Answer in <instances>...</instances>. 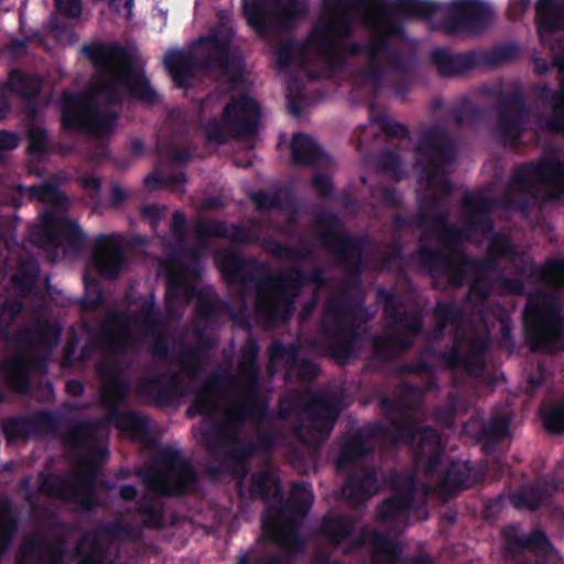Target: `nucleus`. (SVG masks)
<instances>
[{
	"label": "nucleus",
	"mask_w": 564,
	"mask_h": 564,
	"mask_svg": "<svg viewBox=\"0 0 564 564\" xmlns=\"http://www.w3.org/2000/svg\"><path fill=\"white\" fill-rule=\"evenodd\" d=\"M8 87L22 99H33L40 94L41 84L35 76L12 69L9 73Z\"/></svg>",
	"instance_id": "48"
},
{
	"label": "nucleus",
	"mask_w": 564,
	"mask_h": 564,
	"mask_svg": "<svg viewBox=\"0 0 564 564\" xmlns=\"http://www.w3.org/2000/svg\"><path fill=\"white\" fill-rule=\"evenodd\" d=\"M18 564H64L67 539L64 534L36 532L24 538Z\"/></svg>",
	"instance_id": "29"
},
{
	"label": "nucleus",
	"mask_w": 564,
	"mask_h": 564,
	"mask_svg": "<svg viewBox=\"0 0 564 564\" xmlns=\"http://www.w3.org/2000/svg\"><path fill=\"white\" fill-rule=\"evenodd\" d=\"M236 564H285L281 554L262 553L256 547L240 551Z\"/></svg>",
	"instance_id": "64"
},
{
	"label": "nucleus",
	"mask_w": 564,
	"mask_h": 564,
	"mask_svg": "<svg viewBox=\"0 0 564 564\" xmlns=\"http://www.w3.org/2000/svg\"><path fill=\"white\" fill-rule=\"evenodd\" d=\"M534 184L545 189L550 199H560L564 195V162L556 155H543L536 161L518 164L509 181L508 191L503 194L505 205L522 213L530 209L525 196Z\"/></svg>",
	"instance_id": "14"
},
{
	"label": "nucleus",
	"mask_w": 564,
	"mask_h": 564,
	"mask_svg": "<svg viewBox=\"0 0 564 564\" xmlns=\"http://www.w3.org/2000/svg\"><path fill=\"white\" fill-rule=\"evenodd\" d=\"M291 159L297 166L328 165L329 156L323 148L308 134L297 132L291 141Z\"/></svg>",
	"instance_id": "39"
},
{
	"label": "nucleus",
	"mask_w": 564,
	"mask_h": 564,
	"mask_svg": "<svg viewBox=\"0 0 564 564\" xmlns=\"http://www.w3.org/2000/svg\"><path fill=\"white\" fill-rule=\"evenodd\" d=\"M415 164L426 176L427 186L440 197H449L454 186L447 176H438L453 165L458 145L447 130L440 124L423 126L414 145Z\"/></svg>",
	"instance_id": "15"
},
{
	"label": "nucleus",
	"mask_w": 564,
	"mask_h": 564,
	"mask_svg": "<svg viewBox=\"0 0 564 564\" xmlns=\"http://www.w3.org/2000/svg\"><path fill=\"white\" fill-rule=\"evenodd\" d=\"M376 299L388 322L381 333L372 336L371 352L373 359L391 362L414 346L416 337L423 330V315L419 310H399L401 301L394 290L379 288Z\"/></svg>",
	"instance_id": "7"
},
{
	"label": "nucleus",
	"mask_w": 564,
	"mask_h": 564,
	"mask_svg": "<svg viewBox=\"0 0 564 564\" xmlns=\"http://www.w3.org/2000/svg\"><path fill=\"white\" fill-rule=\"evenodd\" d=\"M196 239L205 243L210 238H225L232 242L251 245L259 241L258 231L248 226L238 224L228 225L225 220L199 219L194 225Z\"/></svg>",
	"instance_id": "34"
},
{
	"label": "nucleus",
	"mask_w": 564,
	"mask_h": 564,
	"mask_svg": "<svg viewBox=\"0 0 564 564\" xmlns=\"http://www.w3.org/2000/svg\"><path fill=\"white\" fill-rule=\"evenodd\" d=\"M48 362L45 356H35L30 360L19 356L4 365V377L7 383L18 393H26L30 390V368L42 373L47 371Z\"/></svg>",
	"instance_id": "38"
},
{
	"label": "nucleus",
	"mask_w": 564,
	"mask_h": 564,
	"mask_svg": "<svg viewBox=\"0 0 564 564\" xmlns=\"http://www.w3.org/2000/svg\"><path fill=\"white\" fill-rule=\"evenodd\" d=\"M234 30L224 21L219 22L199 43L207 44L206 52L196 56L192 52L171 50L165 53L163 63L177 87L186 88L197 70L205 73L220 72L234 77L240 73V66L230 59L229 52Z\"/></svg>",
	"instance_id": "6"
},
{
	"label": "nucleus",
	"mask_w": 564,
	"mask_h": 564,
	"mask_svg": "<svg viewBox=\"0 0 564 564\" xmlns=\"http://www.w3.org/2000/svg\"><path fill=\"white\" fill-rule=\"evenodd\" d=\"M214 260L228 285L243 290L254 285V313L264 328H273L291 319L295 300L304 286L314 284L322 290L328 285L319 267L310 270L291 267L285 273H271L269 264L247 258L231 248L217 250Z\"/></svg>",
	"instance_id": "2"
},
{
	"label": "nucleus",
	"mask_w": 564,
	"mask_h": 564,
	"mask_svg": "<svg viewBox=\"0 0 564 564\" xmlns=\"http://www.w3.org/2000/svg\"><path fill=\"white\" fill-rule=\"evenodd\" d=\"M137 511L144 528L162 529L164 527L163 502L144 497L138 502Z\"/></svg>",
	"instance_id": "52"
},
{
	"label": "nucleus",
	"mask_w": 564,
	"mask_h": 564,
	"mask_svg": "<svg viewBox=\"0 0 564 564\" xmlns=\"http://www.w3.org/2000/svg\"><path fill=\"white\" fill-rule=\"evenodd\" d=\"M195 305V323L204 326H213L220 322L227 304L215 301L208 296L198 294Z\"/></svg>",
	"instance_id": "47"
},
{
	"label": "nucleus",
	"mask_w": 564,
	"mask_h": 564,
	"mask_svg": "<svg viewBox=\"0 0 564 564\" xmlns=\"http://www.w3.org/2000/svg\"><path fill=\"white\" fill-rule=\"evenodd\" d=\"M496 132L503 145L517 147L527 130L531 107L521 88L500 91L496 104Z\"/></svg>",
	"instance_id": "23"
},
{
	"label": "nucleus",
	"mask_w": 564,
	"mask_h": 564,
	"mask_svg": "<svg viewBox=\"0 0 564 564\" xmlns=\"http://www.w3.org/2000/svg\"><path fill=\"white\" fill-rule=\"evenodd\" d=\"M19 531V520L11 512L9 501L0 506V561L9 551Z\"/></svg>",
	"instance_id": "49"
},
{
	"label": "nucleus",
	"mask_w": 564,
	"mask_h": 564,
	"mask_svg": "<svg viewBox=\"0 0 564 564\" xmlns=\"http://www.w3.org/2000/svg\"><path fill=\"white\" fill-rule=\"evenodd\" d=\"M301 346L297 343L284 344L279 339L273 340L269 348V361L271 364H284L290 369L300 359Z\"/></svg>",
	"instance_id": "54"
},
{
	"label": "nucleus",
	"mask_w": 564,
	"mask_h": 564,
	"mask_svg": "<svg viewBox=\"0 0 564 564\" xmlns=\"http://www.w3.org/2000/svg\"><path fill=\"white\" fill-rule=\"evenodd\" d=\"M2 433L9 443L19 440H30V421L29 415H13L3 420Z\"/></svg>",
	"instance_id": "59"
},
{
	"label": "nucleus",
	"mask_w": 564,
	"mask_h": 564,
	"mask_svg": "<svg viewBox=\"0 0 564 564\" xmlns=\"http://www.w3.org/2000/svg\"><path fill=\"white\" fill-rule=\"evenodd\" d=\"M268 416L242 415L239 412V402L226 414L221 422H215L202 433V442L208 453L215 455L220 448L237 442L242 423L248 419L263 421Z\"/></svg>",
	"instance_id": "31"
},
{
	"label": "nucleus",
	"mask_w": 564,
	"mask_h": 564,
	"mask_svg": "<svg viewBox=\"0 0 564 564\" xmlns=\"http://www.w3.org/2000/svg\"><path fill=\"white\" fill-rule=\"evenodd\" d=\"M391 436V427L381 421L364 425L355 432L345 435L335 460L336 469L339 471L348 469L373 453V441H386Z\"/></svg>",
	"instance_id": "26"
},
{
	"label": "nucleus",
	"mask_w": 564,
	"mask_h": 564,
	"mask_svg": "<svg viewBox=\"0 0 564 564\" xmlns=\"http://www.w3.org/2000/svg\"><path fill=\"white\" fill-rule=\"evenodd\" d=\"M543 426L551 433L564 432V399L540 409Z\"/></svg>",
	"instance_id": "63"
},
{
	"label": "nucleus",
	"mask_w": 564,
	"mask_h": 564,
	"mask_svg": "<svg viewBox=\"0 0 564 564\" xmlns=\"http://www.w3.org/2000/svg\"><path fill=\"white\" fill-rule=\"evenodd\" d=\"M282 486L280 477L270 469H262L250 475L249 498L265 502L281 500Z\"/></svg>",
	"instance_id": "42"
},
{
	"label": "nucleus",
	"mask_w": 564,
	"mask_h": 564,
	"mask_svg": "<svg viewBox=\"0 0 564 564\" xmlns=\"http://www.w3.org/2000/svg\"><path fill=\"white\" fill-rule=\"evenodd\" d=\"M279 505L267 508L262 518V530L267 538L290 555L300 554L305 547V540L299 531L301 520L296 507L290 499L276 500Z\"/></svg>",
	"instance_id": "22"
},
{
	"label": "nucleus",
	"mask_w": 564,
	"mask_h": 564,
	"mask_svg": "<svg viewBox=\"0 0 564 564\" xmlns=\"http://www.w3.org/2000/svg\"><path fill=\"white\" fill-rule=\"evenodd\" d=\"M260 347L253 336H248L240 349L238 373L243 398L239 401L242 415H269V399L261 394V369L258 362Z\"/></svg>",
	"instance_id": "21"
},
{
	"label": "nucleus",
	"mask_w": 564,
	"mask_h": 564,
	"mask_svg": "<svg viewBox=\"0 0 564 564\" xmlns=\"http://www.w3.org/2000/svg\"><path fill=\"white\" fill-rule=\"evenodd\" d=\"M496 206L495 198L484 194L465 193L462 198L464 221L460 227L449 224V213L445 205L427 216L431 230L435 235L441 248L446 253H456L465 241H469L471 234L484 236L495 230L491 212Z\"/></svg>",
	"instance_id": "10"
},
{
	"label": "nucleus",
	"mask_w": 564,
	"mask_h": 564,
	"mask_svg": "<svg viewBox=\"0 0 564 564\" xmlns=\"http://www.w3.org/2000/svg\"><path fill=\"white\" fill-rule=\"evenodd\" d=\"M238 378L229 370L218 369L212 371L205 380L195 389L192 403L186 410V415H202L210 417L216 414L223 391L227 386H235Z\"/></svg>",
	"instance_id": "28"
},
{
	"label": "nucleus",
	"mask_w": 564,
	"mask_h": 564,
	"mask_svg": "<svg viewBox=\"0 0 564 564\" xmlns=\"http://www.w3.org/2000/svg\"><path fill=\"white\" fill-rule=\"evenodd\" d=\"M199 293V289L187 280V269L183 265L167 273L165 290L167 310L180 300L185 303L192 302Z\"/></svg>",
	"instance_id": "41"
},
{
	"label": "nucleus",
	"mask_w": 564,
	"mask_h": 564,
	"mask_svg": "<svg viewBox=\"0 0 564 564\" xmlns=\"http://www.w3.org/2000/svg\"><path fill=\"white\" fill-rule=\"evenodd\" d=\"M417 481L408 477L404 484L395 486L393 495L382 500L377 507V520L392 527L408 523L409 516L419 508L416 500Z\"/></svg>",
	"instance_id": "30"
},
{
	"label": "nucleus",
	"mask_w": 564,
	"mask_h": 564,
	"mask_svg": "<svg viewBox=\"0 0 564 564\" xmlns=\"http://www.w3.org/2000/svg\"><path fill=\"white\" fill-rule=\"evenodd\" d=\"M494 11L480 0H459L451 4L440 29L446 34H479L492 22Z\"/></svg>",
	"instance_id": "25"
},
{
	"label": "nucleus",
	"mask_w": 564,
	"mask_h": 564,
	"mask_svg": "<svg viewBox=\"0 0 564 564\" xmlns=\"http://www.w3.org/2000/svg\"><path fill=\"white\" fill-rule=\"evenodd\" d=\"M221 120L213 117L202 126L208 142L221 145L232 138L251 137L258 131L260 106L248 95L232 97L223 110Z\"/></svg>",
	"instance_id": "18"
},
{
	"label": "nucleus",
	"mask_w": 564,
	"mask_h": 564,
	"mask_svg": "<svg viewBox=\"0 0 564 564\" xmlns=\"http://www.w3.org/2000/svg\"><path fill=\"white\" fill-rule=\"evenodd\" d=\"M138 389L159 406L171 405L186 393L184 380L176 371L147 377L140 381Z\"/></svg>",
	"instance_id": "32"
},
{
	"label": "nucleus",
	"mask_w": 564,
	"mask_h": 564,
	"mask_svg": "<svg viewBox=\"0 0 564 564\" xmlns=\"http://www.w3.org/2000/svg\"><path fill=\"white\" fill-rule=\"evenodd\" d=\"M380 490L377 470L373 467L360 468L345 480L343 492L350 500H368Z\"/></svg>",
	"instance_id": "40"
},
{
	"label": "nucleus",
	"mask_w": 564,
	"mask_h": 564,
	"mask_svg": "<svg viewBox=\"0 0 564 564\" xmlns=\"http://www.w3.org/2000/svg\"><path fill=\"white\" fill-rule=\"evenodd\" d=\"M510 433V417L507 415H494L478 432V438L485 442L498 443Z\"/></svg>",
	"instance_id": "57"
},
{
	"label": "nucleus",
	"mask_w": 564,
	"mask_h": 564,
	"mask_svg": "<svg viewBox=\"0 0 564 564\" xmlns=\"http://www.w3.org/2000/svg\"><path fill=\"white\" fill-rule=\"evenodd\" d=\"M434 319L438 323V328H447L448 326H455L454 332H464L467 336V339L470 338L475 333L485 334L484 332H479L475 329L470 335H468L463 328V324L465 322V311L463 307L457 305L453 301H438L433 310ZM488 336L489 334L486 333Z\"/></svg>",
	"instance_id": "45"
},
{
	"label": "nucleus",
	"mask_w": 564,
	"mask_h": 564,
	"mask_svg": "<svg viewBox=\"0 0 564 564\" xmlns=\"http://www.w3.org/2000/svg\"><path fill=\"white\" fill-rule=\"evenodd\" d=\"M306 0H242V13L257 33L291 29L306 17Z\"/></svg>",
	"instance_id": "20"
},
{
	"label": "nucleus",
	"mask_w": 564,
	"mask_h": 564,
	"mask_svg": "<svg viewBox=\"0 0 564 564\" xmlns=\"http://www.w3.org/2000/svg\"><path fill=\"white\" fill-rule=\"evenodd\" d=\"M304 53V45L291 37L282 40L275 48V61L280 69L295 64L296 58Z\"/></svg>",
	"instance_id": "58"
},
{
	"label": "nucleus",
	"mask_w": 564,
	"mask_h": 564,
	"mask_svg": "<svg viewBox=\"0 0 564 564\" xmlns=\"http://www.w3.org/2000/svg\"><path fill=\"white\" fill-rule=\"evenodd\" d=\"M187 181L188 178L186 173L183 171L171 173L165 176L156 172H152L144 177L143 183L149 191H156L163 186H169L174 192L183 193L185 191L184 185Z\"/></svg>",
	"instance_id": "56"
},
{
	"label": "nucleus",
	"mask_w": 564,
	"mask_h": 564,
	"mask_svg": "<svg viewBox=\"0 0 564 564\" xmlns=\"http://www.w3.org/2000/svg\"><path fill=\"white\" fill-rule=\"evenodd\" d=\"M101 347L111 355H121L129 345V332L127 313L123 311H111L106 315L101 325L99 338Z\"/></svg>",
	"instance_id": "35"
},
{
	"label": "nucleus",
	"mask_w": 564,
	"mask_h": 564,
	"mask_svg": "<svg viewBox=\"0 0 564 564\" xmlns=\"http://www.w3.org/2000/svg\"><path fill=\"white\" fill-rule=\"evenodd\" d=\"M85 293L79 301L83 311H94L104 303V291L98 279L88 273L84 274Z\"/></svg>",
	"instance_id": "60"
},
{
	"label": "nucleus",
	"mask_w": 564,
	"mask_h": 564,
	"mask_svg": "<svg viewBox=\"0 0 564 564\" xmlns=\"http://www.w3.org/2000/svg\"><path fill=\"white\" fill-rule=\"evenodd\" d=\"M355 530L356 521L349 514H327L319 524L321 535L333 546L347 541Z\"/></svg>",
	"instance_id": "43"
},
{
	"label": "nucleus",
	"mask_w": 564,
	"mask_h": 564,
	"mask_svg": "<svg viewBox=\"0 0 564 564\" xmlns=\"http://www.w3.org/2000/svg\"><path fill=\"white\" fill-rule=\"evenodd\" d=\"M487 253L484 257H471L458 248L456 253H446L423 243L415 252L421 269L432 275H443L453 288H460L468 278V272L490 273L500 269L501 260H507L516 274L525 276L528 281L555 282L564 286V259L551 258L542 265H536L529 257L519 251L509 235L491 232Z\"/></svg>",
	"instance_id": "3"
},
{
	"label": "nucleus",
	"mask_w": 564,
	"mask_h": 564,
	"mask_svg": "<svg viewBox=\"0 0 564 564\" xmlns=\"http://www.w3.org/2000/svg\"><path fill=\"white\" fill-rule=\"evenodd\" d=\"M370 118L388 139L411 140V132L404 123L394 121L387 113H376L373 106L370 107Z\"/></svg>",
	"instance_id": "55"
},
{
	"label": "nucleus",
	"mask_w": 564,
	"mask_h": 564,
	"mask_svg": "<svg viewBox=\"0 0 564 564\" xmlns=\"http://www.w3.org/2000/svg\"><path fill=\"white\" fill-rule=\"evenodd\" d=\"M478 476L469 462H452L444 474V484L452 490H464L477 482Z\"/></svg>",
	"instance_id": "46"
},
{
	"label": "nucleus",
	"mask_w": 564,
	"mask_h": 564,
	"mask_svg": "<svg viewBox=\"0 0 564 564\" xmlns=\"http://www.w3.org/2000/svg\"><path fill=\"white\" fill-rule=\"evenodd\" d=\"M315 224L322 228L315 236L318 245L330 253L345 274V286L360 285L366 270L365 252L369 243L367 235L348 231L335 213L322 212L315 216Z\"/></svg>",
	"instance_id": "11"
},
{
	"label": "nucleus",
	"mask_w": 564,
	"mask_h": 564,
	"mask_svg": "<svg viewBox=\"0 0 564 564\" xmlns=\"http://www.w3.org/2000/svg\"><path fill=\"white\" fill-rule=\"evenodd\" d=\"M524 333L534 351L564 350V313L544 295H530L524 306Z\"/></svg>",
	"instance_id": "17"
},
{
	"label": "nucleus",
	"mask_w": 564,
	"mask_h": 564,
	"mask_svg": "<svg viewBox=\"0 0 564 564\" xmlns=\"http://www.w3.org/2000/svg\"><path fill=\"white\" fill-rule=\"evenodd\" d=\"M32 242L41 248L65 246L78 253L86 246V236L75 220L50 212L42 215L41 225L32 231Z\"/></svg>",
	"instance_id": "24"
},
{
	"label": "nucleus",
	"mask_w": 564,
	"mask_h": 564,
	"mask_svg": "<svg viewBox=\"0 0 564 564\" xmlns=\"http://www.w3.org/2000/svg\"><path fill=\"white\" fill-rule=\"evenodd\" d=\"M97 371L104 382L100 400L107 411L108 422L122 432L144 437L149 431L147 416L120 410L130 391V380L124 376L122 367L113 360L104 361L98 364Z\"/></svg>",
	"instance_id": "16"
},
{
	"label": "nucleus",
	"mask_w": 564,
	"mask_h": 564,
	"mask_svg": "<svg viewBox=\"0 0 564 564\" xmlns=\"http://www.w3.org/2000/svg\"><path fill=\"white\" fill-rule=\"evenodd\" d=\"M431 62L442 77L462 75L480 65L478 52L468 51L453 54L446 47H437L431 53Z\"/></svg>",
	"instance_id": "37"
},
{
	"label": "nucleus",
	"mask_w": 564,
	"mask_h": 564,
	"mask_svg": "<svg viewBox=\"0 0 564 564\" xmlns=\"http://www.w3.org/2000/svg\"><path fill=\"white\" fill-rule=\"evenodd\" d=\"M535 25L541 44H549L552 35L564 29V0H538Z\"/></svg>",
	"instance_id": "36"
},
{
	"label": "nucleus",
	"mask_w": 564,
	"mask_h": 564,
	"mask_svg": "<svg viewBox=\"0 0 564 564\" xmlns=\"http://www.w3.org/2000/svg\"><path fill=\"white\" fill-rule=\"evenodd\" d=\"M520 47L516 43H508L494 47L491 51L478 53L480 65H501L512 61L519 55Z\"/></svg>",
	"instance_id": "61"
},
{
	"label": "nucleus",
	"mask_w": 564,
	"mask_h": 564,
	"mask_svg": "<svg viewBox=\"0 0 564 564\" xmlns=\"http://www.w3.org/2000/svg\"><path fill=\"white\" fill-rule=\"evenodd\" d=\"M154 460L160 469L147 481L150 490L162 497H182L196 491L197 470L180 449L162 447L155 454Z\"/></svg>",
	"instance_id": "19"
},
{
	"label": "nucleus",
	"mask_w": 564,
	"mask_h": 564,
	"mask_svg": "<svg viewBox=\"0 0 564 564\" xmlns=\"http://www.w3.org/2000/svg\"><path fill=\"white\" fill-rule=\"evenodd\" d=\"M509 542H513L521 550H544L550 545L546 533L542 530H533L527 534H518L514 528H509L503 532Z\"/></svg>",
	"instance_id": "53"
},
{
	"label": "nucleus",
	"mask_w": 564,
	"mask_h": 564,
	"mask_svg": "<svg viewBox=\"0 0 564 564\" xmlns=\"http://www.w3.org/2000/svg\"><path fill=\"white\" fill-rule=\"evenodd\" d=\"M364 313L362 300L354 297L347 289L326 300L321 328L328 341L327 354L337 362L346 364L357 356Z\"/></svg>",
	"instance_id": "8"
},
{
	"label": "nucleus",
	"mask_w": 564,
	"mask_h": 564,
	"mask_svg": "<svg viewBox=\"0 0 564 564\" xmlns=\"http://www.w3.org/2000/svg\"><path fill=\"white\" fill-rule=\"evenodd\" d=\"M97 70H108L96 85L102 106L95 96L82 91L64 90L59 101L61 127L66 132L107 138L113 133L119 113L108 107H122L126 99L154 104L158 94L144 73H139L130 52L118 42L95 41L82 48Z\"/></svg>",
	"instance_id": "1"
},
{
	"label": "nucleus",
	"mask_w": 564,
	"mask_h": 564,
	"mask_svg": "<svg viewBox=\"0 0 564 564\" xmlns=\"http://www.w3.org/2000/svg\"><path fill=\"white\" fill-rule=\"evenodd\" d=\"M31 438H43L48 435H57L59 432V420L50 410H40L29 415Z\"/></svg>",
	"instance_id": "50"
},
{
	"label": "nucleus",
	"mask_w": 564,
	"mask_h": 564,
	"mask_svg": "<svg viewBox=\"0 0 564 564\" xmlns=\"http://www.w3.org/2000/svg\"><path fill=\"white\" fill-rule=\"evenodd\" d=\"M290 502L300 511V516H306L312 508L314 495L312 486L306 481L292 482Z\"/></svg>",
	"instance_id": "62"
},
{
	"label": "nucleus",
	"mask_w": 564,
	"mask_h": 564,
	"mask_svg": "<svg viewBox=\"0 0 564 564\" xmlns=\"http://www.w3.org/2000/svg\"><path fill=\"white\" fill-rule=\"evenodd\" d=\"M371 3L386 13L429 17L434 11L432 4L419 0H324L323 15L312 25L307 40L328 68H341L347 55L365 53L364 44L346 40L355 32L351 10L367 13Z\"/></svg>",
	"instance_id": "4"
},
{
	"label": "nucleus",
	"mask_w": 564,
	"mask_h": 564,
	"mask_svg": "<svg viewBox=\"0 0 564 564\" xmlns=\"http://www.w3.org/2000/svg\"><path fill=\"white\" fill-rule=\"evenodd\" d=\"M491 338L487 334L475 333L470 338L464 332L453 334V345L445 349L424 346L416 357L401 366V370L410 375H431L434 368L429 358L442 362L449 370H463L468 376L479 378L486 368V354Z\"/></svg>",
	"instance_id": "9"
},
{
	"label": "nucleus",
	"mask_w": 564,
	"mask_h": 564,
	"mask_svg": "<svg viewBox=\"0 0 564 564\" xmlns=\"http://www.w3.org/2000/svg\"><path fill=\"white\" fill-rule=\"evenodd\" d=\"M276 415L286 420L295 415V436L305 443L325 441L337 422L339 409L335 398L325 393H313L308 400L299 391L280 398Z\"/></svg>",
	"instance_id": "12"
},
{
	"label": "nucleus",
	"mask_w": 564,
	"mask_h": 564,
	"mask_svg": "<svg viewBox=\"0 0 564 564\" xmlns=\"http://www.w3.org/2000/svg\"><path fill=\"white\" fill-rule=\"evenodd\" d=\"M552 494L549 481L535 480L532 484L521 486L511 497L517 509L538 510Z\"/></svg>",
	"instance_id": "44"
},
{
	"label": "nucleus",
	"mask_w": 564,
	"mask_h": 564,
	"mask_svg": "<svg viewBox=\"0 0 564 564\" xmlns=\"http://www.w3.org/2000/svg\"><path fill=\"white\" fill-rule=\"evenodd\" d=\"M380 406L395 432L397 440L410 445L414 460L427 474H434L442 465L445 447L437 429L421 425L401 402L383 398Z\"/></svg>",
	"instance_id": "13"
},
{
	"label": "nucleus",
	"mask_w": 564,
	"mask_h": 564,
	"mask_svg": "<svg viewBox=\"0 0 564 564\" xmlns=\"http://www.w3.org/2000/svg\"><path fill=\"white\" fill-rule=\"evenodd\" d=\"M370 545V558L372 564H399L403 562V549L400 542L389 532H380L367 525L359 530L355 539L348 541L343 553L351 555L359 553L365 546Z\"/></svg>",
	"instance_id": "27"
},
{
	"label": "nucleus",
	"mask_w": 564,
	"mask_h": 564,
	"mask_svg": "<svg viewBox=\"0 0 564 564\" xmlns=\"http://www.w3.org/2000/svg\"><path fill=\"white\" fill-rule=\"evenodd\" d=\"M228 448L224 455L223 464L228 468H240L242 470V477H246L248 473L247 463L249 458L256 455L253 445H249L248 442H241L237 437L236 443Z\"/></svg>",
	"instance_id": "51"
},
{
	"label": "nucleus",
	"mask_w": 564,
	"mask_h": 564,
	"mask_svg": "<svg viewBox=\"0 0 564 564\" xmlns=\"http://www.w3.org/2000/svg\"><path fill=\"white\" fill-rule=\"evenodd\" d=\"M93 262L98 273L105 279H116L124 264V252L117 236L100 234L96 237Z\"/></svg>",
	"instance_id": "33"
},
{
	"label": "nucleus",
	"mask_w": 564,
	"mask_h": 564,
	"mask_svg": "<svg viewBox=\"0 0 564 564\" xmlns=\"http://www.w3.org/2000/svg\"><path fill=\"white\" fill-rule=\"evenodd\" d=\"M98 427L95 421L82 420L69 426L63 436V443L69 448L87 451L83 463L93 469L75 471L72 479L54 473H41L40 494L73 503L78 511L90 512L99 507L97 468L108 459L109 451L100 444Z\"/></svg>",
	"instance_id": "5"
}]
</instances>
